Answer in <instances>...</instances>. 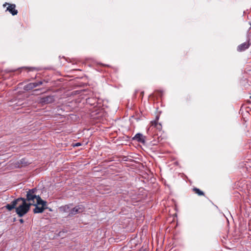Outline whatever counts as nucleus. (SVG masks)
<instances>
[{
  "instance_id": "f257e3e1",
  "label": "nucleus",
  "mask_w": 251,
  "mask_h": 251,
  "mask_svg": "<svg viewBox=\"0 0 251 251\" xmlns=\"http://www.w3.org/2000/svg\"><path fill=\"white\" fill-rule=\"evenodd\" d=\"M30 206L25 198H20L14 200L10 203L6 204L5 207L9 211L16 208L17 214L20 217H22L27 213Z\"/></svg>"
},
{
  "instance_id": "f03ea898",
  "label": "nucleus",
  "mask_w": 251,
  "mask_h": 251,
  "mask_svg": "<svg viewBox=\"0 0 251 251\" xmlns=\"http://www.w3.org/2000/svg\"><path fill=\"white\" fill-rule=\"evenodd\" d=\"M37 189L36 188H33L31 189L28 190L27 192L26 195V202H27L30 206L32 205H35L36 202H38V201H40L42 200L41 197L39 196H37L35 194Z\"/></svg>"
},
{
  "instance_id": "7ed1b4c3",
  "label": "nucleus",
  "mask_w": 251,
  "mask_h": 251,
  "mask_svg": "<svg viewBox=\"0 0 251 251\" xmlns=\"http://www.w3.org/2000/svg\"><path fill=\"white\" fill-rule=\"evenodd\" d=\"M35 208L33 209L34 213H42L47 207V202L45 201L41 200L36 202L35 205Z\"/></svg>"
},
{
  "instance_id": "20e7f679",
  "label": "nucleus",
  "mask_w": 251,
  "mask_h": 251,
  "mask_svg": "<svg viewBox=\"0 0 251 251\" xmlns=\"http://www.w3.org/2000/svg\"><path fill=\"white\" fill-rule=\"evenodd\" d=\"M55 100L53 96L49 95L46 97H39L38 99V102L42 105L52 103Z\"/></svg>"
},
{
  "instance_id": "39448f33",
  "label": "nucleus",
  "mask_w": 251,
  "mask_h": 251,
  "mask_svg": "<svg viewBox=\"0 0 251 251\" xmlns=\"http://www.w3.org/2000/svg\"><path fill=\"white\" fill-rule=\"evenodd\" d=\"M85 208L82 205H78L71 209L68 214V216L72 217L77 214H80L85 211Z\"/></svg>"
},
{
  "instance_id": "423d86ee",
  "label": "nucleus",
  "mask_w": 251,
  "mask_h": 251,
  "mask_svg": "<svg viewBox=\"0 0 251 251\" xmlns=\"http://www.w3.org/2000/svg\"><path fill=\"white\" fill-rule=\"evenodd\" d=\"M251 46V43L250 42V41H248L246 42L243 43L240 45H239L237 47V50L239 51H243L248 49L250 46Z\"/></svg>"
},
{
  "instance_id": "0eeeda50",
  "label": "nucleus",
  "mask_w": 251,
  "mask_h": 251,
  "mask_svg": "<svg viewBox=\"0 0 251 251\" xmlns=\"http://www.w3.org/2000/svg\"><path fill=\"white\" fill-rule=\"evenodd\" d=\"M132 140H135L138 142L144 143L145 140V137L141 133H137L133 138Z\"/></svg>"
},
{
  "instance_id": "6e6552de",
  "label": "nucleus",
  "mask_w": 251,
  "mask_h": 251,
  "mask_svg": "<svg viewBox=\"0 0 251 251\" xmlns=\"http://www.w3.org/2000/svg\"><path fill=\"white\" fill-rule=\"evenodd\" d=\"M16 5L14 4H10L7 7L6 10L8 11L12 15L14 16L17 14L18 11L15 9Z\"/></svg>"
},
{
  "instance_id": "1a4fd4ad",
  "label": "nucleus",
  "mask_w": 251,
  "mask_h": 251,
  "mask_svg": "<svg viewBox=\"0 0 251 251\" xmlns=\"http://www.w3.org/2000/svg\"><path fill=\"white\" fill-rule=\"evenodd\" d=\"M151 127L152 128H156L159 131L162 129V125L160 123H158L157 120L151 122Z\"/></svg>"
},
{
  "instance_id": "9d476101",
  "label": "nucleus",
  "mask_w": 251,
  "mask_h": 251,
  "mask_svg": "<svg viewBox=\"0 0 251 251\" xmlns=\"http://www.w3.org/2000/svg\"><path fill=\"white\" fill-rule=\"evenodd\" d=\"M72 204H68L64 206H62L59 208V210L61 212H70V205Z\"/></svg>"
},
{
  "instance_id": "9b49d317",
  "label": "nucleus",
  "mask_w": 251,
  "mask_h": 251,
  "mask_svg": "<svg viewBox=\"0 0 251 251\" xmlns=\"http://www.w3.org/2000/svg\"><path fill=\"white\" fill-rule=\"evenodd\" d=\"M33 84L32 83H29L24 87V89L25 91H29L33 89Z\"/></svg>"
},
{
  "instance_id": "f8f14e48",
  "label": "nucleus",
  "mask_w": 251,
  "mask_h": 251,
  "mask_svg": "<svg viewBox=\"0 0 251 251\" xmlns=\"http://www.w3.org/2000/svg\"><path fill=\"white\" fill-rule=\"evenodd\" d=\"M193 192H195V193L197 194L199 196H203L204 193L201 191L200 189L197 188H194L193 189Z\"/></svg>"
},
{
  "instance_id": "ddd939ff",
  "label": "nucleus",
  "mask_w": 251,
  "mask_h": 251,
  "mask_svg": "<svg viewBox=\"0 0 251 251\" xmlns=\"http://www.w3.org/2000/svg\"><path fill=\"white\" fill-rule=\"evenodd\" d=\"M18 167H22L23 166H25L27 165V163L25 162V159H22L20 161V163L18 162Z\"/></svg>"
},
{
  "instance_id": "4468645a",
  "label": "nucleus",
  "mask_w": 251,
  "mask_h": 251,
  "mask_svg": "<svg viewBox=\"0 0 251 251\" xmlns=\"http://www.w3.org/2000/svg\"><path fill=\"white\" fill-rule=\"evenodd\" d=\"M32 83L33 84V87L34 88L38 86V84H37V82H32Z\"/></svg>"
},
{
  "instance_id": "2eb2a0df",
  "label": "nucleus",
  "mask_w": 251,
  "mask_h": 251,
  "mask_svg": "<svg viewBox=\"0 0 251 251\" xmlns=\"http://www.w3.org/2000/svg\"><path fill=\"white\" fill-rule=\"evenodd\" d=\"M81 143H75V144L74 145V147H78V146H81Z\"/></svg>"
},
{
  "instance_id": "dca6fc26",
  "label": "nucleus",
  "mask_w": 251,
  "mask_h": 251,
  "mask_svg": "<svg viewBox=\"0 0 251 251\" xmlns=\"http://www.w3.org/2000/svg\"><path fill=\"white\" fill-rule=\"evenodd\" d=\"M37 82V84H38V86L41 85L43 84L42 81H39Z\"/></svg>"
},
{
  "instance_id": "f3484780",
  "label": "nucleus",
  "mask_w": 251,
  "mask_h": 251,
  "mask_svg": "<svg viewBox=\"0 0 251 251\" xmlns=\"http://www.w3.org/2000/svg\"><path fill=\"white\" fill-rule=\"evenodd\" d=\"M141 94L142 95V96H143V94H144V92H142Z\"/></svg>"
},
{
  "instance_id": "a211bd4d",
  "label": "nucleus",
  "mask_w": 251,
  "mask_h": 251,
  "mask_svg": "<svg viewBox=\"0 0 251 251\" xmlns=\"http://www.w3.org/2000/svg\"><path fill=\"white\" fill-rule=\"evenodd\" d=\"M20 222H21V223H23V220L21 219V220H20Z\"/></svg>"
},
{
  "instance_id": "6ab92c4d",
  "label": "nucleus",
  "mask_w": 251,
  "mask_h": 251,
  "mask_svg": "<svg viewBox=\"0 0 251 251\" xmlns=\"http://www.w3.org/2000/svg\"><path fill=\"white\" fill-rule=\"evenodd\" d=\"M7 3H5V4H3V6H5Z\"/></svg>"
}]
</instances>
